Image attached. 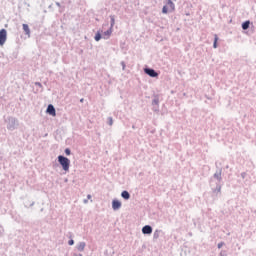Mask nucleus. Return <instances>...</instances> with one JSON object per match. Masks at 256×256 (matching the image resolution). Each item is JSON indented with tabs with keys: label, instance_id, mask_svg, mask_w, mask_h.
I'll return each instance as SVG.
<instances>
[{
	"label": "nucleus",
	"instance_id": "4468645a",
	"mask_svg": "<svg viewBox=\"0 0 256 256\" xmlns=\"http://www.w3.org/2000/svg\"><path fill=\"white\" fill-rule=\"evenodd\" d=\"M95 41H101V32H97L95 35Z\"/></svg>",
	"mask_w": 256,
	"mask_h": 256
},
{
	"label": "nucleus",
	"instance_id": "6ab92c4d",
	"mask_svg": "<svg viewBox=\"0 0 256 256\" xmlns=\"http://www.w3.org/2000/svg\"><path fill=\"white\" fill-rule=\"evenodd\" d=\"M83 101H84V99L82 98V99H80V103H83Z\"/></svg>",
	"mask_w": 256,
	"mask_h": 256
},
{
	"label": "nucleus",
	"instance_id": "7ed1b4c3",
	"mask_svg": "<svg viewBox=\"0 0 256 256\" xmlns=\"http://www.w3.org/2000/svg\"><path fill=\"white\" fill-rule=\"evenodd\" d=\"M7 41V30L1 29L0 30V45L3 47Z\"/></svg>",
	"mask_w": 256,
	"mask_h": 256
},
{
	"label": "nucleus",
	"instance_id": "f8f14e48",
	"mask_svg": "<svg viewBox=\"0 0 256 256\" xmlns=\"http://www.w3.org/2000/svg\"><path fill=\"white\" fill-rule=\"evenodd\" d=\"M217 41H219V37L217 36V34H215L214 35V44H213L214 49H217Z\"/></svg>",
	"mask_w": 256,
	"mask_h": 256
},
{
	"label": "nucleus",
	"instance_id": "f3484780",
	"mask_svg": "<svg viewBox=\"0 0 256 256\" xmlns=\"http://www.w3.org/2000/svg\"><path fill=\"white\" fill-rule=\"evenodd\" d=\"M109 125H113V118H109Z\"/></svg>",
	"mask_w": 256,
	"mask_h": 256
},
{
	"label": "nucleus",
	"instance_id": "423d86ee",
	"mask_svg": "<svg viewBox=\"0 0 256 256\" xmlns=\"http://www.w3.org/2000/svg\"><path fill=\"white\" fill-rule=\"evenodd\" d=\"M142 233L144 235H151V233H153V228L149 225H146L142 228Z\"/></svg>",
	"mask_w": 256,
	"mask_h": 256
},
{
	"label": "nucleus",
	"instance_id": "39448f33",
	"mask_svg": "<svg viewBox=\"0 0 256 256\" xmlns=\"http://www.w3.org/2000/svg\"><path fill=\"white\" fill-rule=\"evenodd\" d=\"M46 112L49 114V115H52V117H56L57 115V112L55 111V107L53 105H48V108L46 110Z\"/></svg>",
	"mask_w": 256,
	"mask_h": 256
},
{
	"label": "nucleus",
	"instance_id": "1a4fd4ad",
	"mask_svg": "<svg viewBox=\"0 0 256 256\" xmlns=\"http://www.w3.org/2000/svg\"><path fill=\"white\" fill-rule=\"evenodd\" d=\"M23 30L26 33V35H31V30L29 29V25L23 24Z\"/></svg>",
	"mask_w": 256,
	"mask_h": 256
},
{
	"label": "nucleus",
	"instance_id": "aec40b11",
	"mask_svg": "<svg viewBox=\"0 0 256 256\" xmlns=\"http://www.w3.org/2000/svg\"><path fill=\"white\" fill-rule=\"evenodd\" d=\"M87 197H88V199H91V195H88Z\"/></svg>",
	"mask_w": 256,
	"mask_h": 256
},
{
	"label": "nucleus",
	"instance_id": "9b49d317",
	"mask_svg": "<svg viewBox=\"0 0 256 256\" xmlns=\"http://www.w3.org/2000/svg\"><path fill=\"white\" fill-rule=\"evenodd\" d=\"M121 197H123V199H129L131 197V195L129 194V192L123 191L121 193Z\"/></svg>",
	"mask_w": 256,
	"mask_h": 256
},
{
	"label": "nucleus",
	"instance_id": "9d476101",
	"mask_svg": "<svg viewBox=\"0 0 256 256\" xmlns=\"http://www.w3.org/2000/svg\"><path fill=\"white\" fill-rule=\"evenodd\" d=\"M249 25H251V22L250 21H246L242 24V29L244 31H247V29H249Z\"/></svg>",
	"mask_w": 256,
	"mask_h": 256
},
{
	"label": "nucleus",
	"instance_id": "0eeeda50",
	"mask_svg": "<svg viewBox=\"0 0 256 256\" xmlns=\"http://www.w3.org/2000/svg\"><path fill=\"white\" fill-rule=\"evenodd\" d=\"M112 209H114V211H117V209H121V203L118 200H113Z\"/></svg>",
	"mask_w": 256,
	"mask_h": 256
},
{
	"label": "nucleus",
	"instance_id": "6e6552de",
	"mask_svg": "<svg viewBox=\"0 0 256 256\" xmlns=\"http://www.w3.org/2000/svg\"><path fill=\"white\" fill-rule=\"evenodd\" d=\"M111 33H113V26L109 30L104 32L103 39H109V37H111Z\"/></svg>",
	"mask_w": 256,
	"mask_h": 256
},
{
	"label": "nucleus",
	"instance_id": "dca6fc26",
	"mask_svg": "<svg viewBox=\"0 0 256 256\" xmlns=\"http://www.w3.org/2000/svg\"><path fill=\"white\" fill-rule=\"evenodd\" d=\"M68 245H75V241L69 240V241H68Z\"/></svg>",
	"mask_w": 256,
	"mask_h": 256
},
{
	"label": "nucleus",
	"instance_id": "2eb2a0df",
	"mask_svg": "<svg viewBox=\"0 0 256 256\" xmlns=\"http://www.w3.org/2000/svg\"><path fill=\"white\" fill-rule=\"evenodd\" d=\"M65 153H66V155H71V150H69V148H66Z\"/></svg>",
	"mask_w": 256,
	"mask_h": 256
},
{
	"label": "nucleus",
	"instance_id": "f257e3e1",
	"mask_svg": "<svg viewBox=\"0 0 256 256\" xmlns=\"http://www.w3.org/2000/svg\"><path fill=\"white\" fill-rule=\"evenodd\" d=\"M58 163H60L63 171H69V167L71 165L69 158L60 155L58 156Z\"/></svg>",
	"mask_w": 256,
	"mask_h": 256
},
{
	"label": "nucleus",
	"instance_id": "a211bd4d",
	"mask_svg": "<svg viewBox=\"0 0 256 256\" xmlns=\"http://www.w3.org/2000/svg\"><path fill=\"white\" fill-rule=\"evenodd\" d=\"M223 245H224L223 242L219 243L218 244V249H221V247H223Z\"/></svg>",
	"mask_w": 256,
	"mask_h": 256
},
{
	"label": "nucleus",
	"instance_id": "ddd939ff",
	"mask_svg": "<svg viewBox=\"0 0 256 256\" xmlns=\"http://www.w3.org/2000/svg\"><path fill=\"white\" fill-rule=\"evenodd\" d=\"M85 249V242H81L78 246V251H83Z\"/></svg>",
	"mask_w": 256,
	"mask_h": 256
},
{
	"label": "nucleus",
	"instance_id": "f03ea898",
	"mask_svg": "<svg viewBox=\"0 0 256 256\" xmlns=\"http://www.w3.org/2000/svg\"><path fill=\"white\" fill-rule=\"evenodd\" d=\"M169 11H175V3L173 1L168 0L167 6H164L162 9V13H169Z\"/></svg>",
	"mask_w": 256,
	"mask_h": 256
},
{
	"label": "nucleus",
	"instance_id": "20e7f679",
	"mask_svg": "<svg viewBox=\"0 0 256 256\" xmlns=\"http://www.w3.org/2000/svg\"><path fill=\"white\" fill-rule=\"evenodd\" d=\"M144 73H146V75H149V77H159V73L151 68H145Z\"/></svg>",
	"mask_w": 256,
	"mask_h": 256
}]
</instances>
